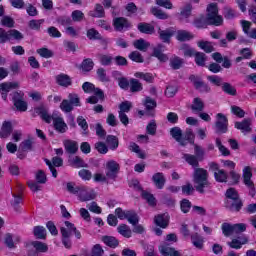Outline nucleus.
Listing matches in <instances>:
<instances>
[{
  "instance_id": "nucleus-1",
  "label": "nucleus",
  "mask_w": 256,
  "mask_h": 256,
  "mask_svg": "<svg viewBox=\"0 0 256 256\" xmlns=\"http://www.w3.org/2000/svg\"><path fill=\"white\" fill-rule=\"evenodd\" d=\"M170 135L177 141V143H180L182 147H185L188 143L190 145H194V157H197L201 161L205 155V150L197 144H195V134L191 130H187L184 134L181 131V129H171Z\"/></svg>"
},
{
  "instance_id": "nucleus-2",
  "label": "nucleus",
  "mask_w": 256,
  "mask_h": 256,
  "mask_svg": "<svg viewBox=\"0 0 256 256\" xmlns=\"http://www.w3.org/2000/svg\"><path fill=\"white\" fill-rule=\"evenodd\" d=\"M193 183L195 190L204 195L207 189L211 188V182H209V172L204 168H195L193 171Z\"/></svg>"
},
{
  "instance_id": "nucleus-3",
  "label": "nucleus",
  "mask_w": 256,
  "mask_h": 256,
  "mask_svg": "<svg viewBox=\"0 0 256 256\" xmlns=\"http://www.w3.org/2000/svg\"><path fill=\"white\" fill-rule=\"evenodd\" d=\"M65 227L60 228V233L62 235V245L66 249H71L73 243L71 242V235H75L76 239H81V232L77 230V227H75V224L65 221L64 222Z\"/></svg>"
},
{
  "instance_id": "nucleus-4",
  "label": "nucleus",
  "mask_w": 256,
  "mask_h": 256,
  "mask_svg": "<svg viewBox=\"0 0 256 256\" xmlns=\"http://www.w3.org/2000/svg\"><path fill=\"white\" fill-rule=\"evenodd\" d=\"M206 19L208 25L221 27L223 25V16L219 15V6L217 3H210L206 8Z\"/></svg>"
},
{
  "instance_id": "nucleus-5",
  "label": "nucleus",
  "mask_w": 256,
  "mask_h": 256,
  "mask_svg": "<svg viewBox=\"0 0 256 256\" xmlns=\"http://www.w3.org/2000/svg\"><path fill=\"white\" fill-rule=\"evenodd\" d=\"M12 97V103L19 113H25L29 109V104L25 100V92L21 90L14 91L10 93Z\"/></svg>"
},
{
  "instance_id": "nucleus-6",
  "label": "nucleus",
  "mask_w": 256,
  "mask_h": 256,
  "mask_svg": "<svg viewBox=\"0 0 256 256\" xmlns=\"http://www.w3.org/2000/svg\"><path fill=\"white\" fill-rule=\"evenodd\" d=\"M23 41L24 36L17 29L5 30L4 28H0V45H5V43H11V41Z\"/></svg>"
},
{
  "instance_id": "nucleus-7",
  "label": "nucleus",
  "mask_w": 256,
  "mask_h": 256,
  "mask_svg": "<svg viewBox=\"0 0 256 256\" xmlns=\"http://www.w3.org/2000/svg\"><path fill=\"white\" fill-rule=\"evenodd\" d=\"M75 107H81V99L75 93H70L68 99H64L60 103V109L63 113H71Z\"/></svg>"
},
{
  "instance_id": "nucleus-8",
  "label": "nucleus",
  "mask_w": 256,
  "mask_h": 256,
  "mask_svg": "<svg viewBox=\"0 0 256 256\" xmlns=\"http://www.w3.org/2000/svg\"><path fill=\"white\" fill-rule=\"evenodd\" d=\"M115 215L120 221L126 219L130 225H137L139 223V215L135 210H123V208L118 207L115 209Z\"/></svg>"
},
{
  "instance_id": "nucleus-9",
  "label": "nucleus",
  "mask_w": 256,
  "mask_h": 256,
  "mask_svg": "<svg viewBox=\"0 0 256 256\" xmlns=\"http://www.w3.org/2000/svg\"><path fill=\"white\" fill-rule=\"evenodd\" d=\"M112 25L117 33H125L126 31L133 29V24L126 17L114 18Z\"/></svg>"
},
{
  "instance_id": "nucleus-10",
  "label": "nucleus",
  "mask_w": 256,
  "mask_h": 256,
  "mask_svg": "<svg viewBox=\"0 0 256 256\" xmlns=\"http://www.w3.org/2000/svg\"><path fill=\"white\" fill-rule=\"evenodd\" d=\"M36 182L29 181L27 183L29 189H31L34 193H37V191H41L40 185H45L47 183V174H45V171L38 170L35 174Z\"/></svg>"
},
{
  "instance_id": "nucleus-11",
  "label": "nucleus",
  "mask_w": 256,
  "mask_h": 256,
  "mask_svg": "<svg viewBox=\"0 0 256 256\" xmlns=\"http://www.w3.org/2000/svg\"><path fill=\"white\" fill-rule=\"evenodd\" d=\"M189 81H191L192 85L194 86V89H196V91H199V93L207 94L211 91V86L205 83L200 76L191 74L189 76Z\"/></svg>"
},
{
  "instance_id": "nucleus-12",
  "label": "nucleus",
  "mask_w": 256,
  "mask_h": 256,
  "mask_svg": "<svg viewBox=\"0 0 256 256\" xmlns=\"http://www.w3.org/2000/svg\"><path fill=\"white\" fill-rule=\"evenodd\" d=\"M121 166L115 160H110L106 163V177L107 179H111L112 181L117 180V175H119V171Z\"/></svg>"
},
{
  "instance_id": "nucleus-13",
  "label": "nucleus",
  "mask_w": 256,
  "mask_h": 256,
  "mask_svg": "<svg viewBox=\"0 0 256 256\" xmlns=\"http://www.w3.org/2000/svg\"><path fill=\"white\" fill-rule=\"evenodd\" d=\"M13 89H19L18 82H3L0 84V91L3 101H7V97L9 95V91Z\"/></svg>"
},
{
  "instance_id": "nucleus-14",
  "label": "nucleus",
  "mask_w": 256,
  "mask_h": 256,
  "mask_svg": "<svg viewBox=\"0 0 256 256\" xmlns=\"http://www.w3.org/2000/svg\"><path fill=\"white\" fill-rule=\"evenodd\" d=\"M211 57L216 63H222V67L224 69H231V66L233 65L229 56H223L220 52L212 53Z\"/></svg>"
},
{
  "instance_id": "nucleus-15",
  "label": "nucleus",
  "mask_w": 256,
  "mask_h": 256,
  "mask_svg": "<svg viewBox=\"0 0 256 256\" xmlns=\"http://www.w3.org/2000/svg\"><path fill=\"white\" fill-rule=\"evenodd\" d=\"M143 105L145 107L146 115L149 117H154L155 109L157 108V101L149 96H146L143 101Z\"/></svg>"
},
{
  "instance_id": "nucleus-16",
  "label": "nucleus",
  "mask_w": 256,
  "mask_h": 256,
  "mask_svg": "<svg viewBox=\"0 0 256 256\" xmlns=\"http://www.w3.org/2000/svg\"><path fill=\"white\" fill-rule=\"evenodd\" d=\"M34 113L40 116V119H42L44 123H48V125L51 124V122L55 118L53 115L49 114L47 108H45L44 106H38L34 108Z\"/></svg>"
},
{
  "instance_id": "nucleus-17",
  "label": "nucleus",
  "mask_w": 256,
  "mask_h": 256,
  "mask_svg": "<svg viewBox=\"0 0 256 256\" xmlns=\"http://www.w3.org/2000/svg\"><path fill=\"white\" fill-rule=\"evenodd\" d=\"M164 47L165 46L163 44H158L156 47L153 48L152 51L151 56L158 59L160 63H167V61H169V57L167 56V54L163 53Z\"/></svg>"
},
{
  "instance_id": "nucleus-18",
  "label": "nucleus",
  "mask_w": 256,
  "mask_h": 256,
  "mask_svg": "<svg viewBox=\"0 0 256 256\" xmlns=\"http://www.w3.org/2000/svg\"><path fill=\"white\" fill-rule=\"evenodd\" d=\"M225 207L226 209H229V211L239 213V211L243 209V201L241 198H236L235 200H226Z\"/></svg>"
},
{
  "instance_id": "nucleus-19",
  "label": "nucleus",
  "mask_w": 256,
  "mask_h": 256,
  "mask_svg": "<svg viewBox=\"0 0 256 256\" xmlns=\"http://www.w3.org/2000/svg\"><path fill=\"white\" fill-rule=\"evenodd\" d=\"M88 17H92L93 19H103L105 17V8L103 4L96 3L93 10L88 12Z\"/></svg>"
},
{
  "instance_id": "nucleus-20",
  "label": "nucleus",
  "mask_w": 256,
  "mask_h": 256,
  "mask_svg": "<svg viewBox=\"0 0 256 256\" xmlns=\"http://www.w3.org/2000/svg\"><path fill=\"white\" fill-rule=\"evenodd\" d=\"M55 81L57 85L60 87H71L73 85V80L71 79V76L65 74V73H60L56 75Z\"/></svg>"
},
{
  "instance_id": "nucleus-21",
  "label": "nucleus",
  "mask_w": 256,
  "mask_h": 256,
  "mask_svg": "<svg viewBox=\"0 0 256 256\" xmlns=\"http://www.w3.org/2000/svg\"><path fill=\"white\" fill-rule=\"evenodd\" d=\"M216 129H229V119L223 113L216 114Z\"/></svg>"
},
{
  "instance_id": "nucleus-22",
  "label": "nucleus",
  "mask_w": 256,
  "mask_h": 256,
  "mask_svg": "<svg viewBox=\"0 0 256 256\" xmlns=\"http://www.w3.org/2000/svg\"><path fill=\"white\" fill-rule=\"evenodd\" d=\"M154 223L161 229H167L169 227V214H159L155 216Z\"/></svg>"
},
{
  "instance_id": "nucleus-23",
  "label": "nucleus",
  "mask_w": 256,
  "mask_h": 256,
  "mask_svg": "<svg viewBox=\"0 0 256 256\" xmlns=\"http://www.w3.org/2000/svg\"><path fill=\"white\" fill-rule=\"evenodd\" d=\"M247 243H249V239H247V237H238L227 242V245L231 249H241V247H243V245H247Z\"/></svg>"
},
{
  "instance_id": "nucleus-24",
  "label": "nucleus",
  "mask_w": 256,
  "mask_h": 256,
  "mask_svg": "<svg viewBox=\"0 0 256 256\" xmlns=\"http://www.w3.org/2000/svg\"><path fill=\"white\" fill-rule=\"evenodd\" d=\"M137 29L140 33H143L144 35H153V33H155V26L147 22L138 23Z\"/></svg>"
},
{
  "instance_id": "nucleus-25",
  "label": "nucleus",
  "mask_w": 256,
  "mask_h": 256,
  "mask_svg": "<svg viewBox=\"0 0 256 256\" xmlns=\"http://www.w3.org/2000/svg\"><path fill=\"white\" fill-rule=\"evenodd\" d=\"M152 181L157 189H163L167 180L165 179V175L163 173L157 172L152 176Z\"/></svg>"
},
{
  "instance_id": "nucleus-26",
  "label": "nucleus",
  "mask_w": 256,
  "mask_h": 256,
  "mask_svg": "<svg viewBox=\"0 0 256 256\" xmlns=\"http://www.w3.org/2000/svg\"><path fill=\"white\" fill-rule=\"evenodd\" d=\"M64 148L69 155H75L79 151V144L73 140H66L64 141Z\"/></svg>"
},
{
  "instance_id": "nucleus-27",
  "label": "nucleus",
  "mask_w": 256,
  "mask_h": 256,
  "mask_svg": "<svg viewBox=\"0 0 256 256\" xmlns=\"http://www.w3.org/2000/svg\"><path fill=\"white\" fill-rule=\"evenodd\" d=\"M176 39L181 43H185V41H191V39H195V35L187 30H178L176 34Z\"/></svg>"
},
{
  "instance_id": "nucleus-28",
  "label": "nucleus",
  "mask_w": 256,
  "mask_h": 256,
  "mask_svg": "<svg viewBox=\"0 0 256 256\" xmlns=\"http://www.w3.org/2000/svg\"><path fill=\"white\" fill-rule=\"evenodd\" d=\"M184 63L185 61L183 60V58L174 55L170 58L169 65L171 69H173V71H178V69H181V67H183Z\"/></svg>"
},
{
  "instance_id": "nucleus-29",
  "label": "nucleus",
  "mask_w": 256,
  "mask_h": 256,
  "mask_svg": "<svg viewBox=\"0 0 256 256\" xmlns=\"http://www.w3.org/2000/svg\"><path fill=\"white\" fill-rule=\"evenodd\" d=\"M205 109V102L199 97H196L192 101L191 110L194 113H201Z\"/></svg>"
},
{
  "instance_id": "nucleus-30",
  "label": "nucleus",
  "mask_w": 256,
  "mask_h": 256,
  "mask_svg": "<svg viewBox=\"0 0 256 256\" xmlns=\"http://www.w3.org/2000/svg\"><path fill=\"white\" fill-rule=\"evenodd\" d=\"M33 145H35V139L33 137H29L20 143V149L24 153L33 151Z\"/></svg>"
},
{
  "instance_id": "nucleus-31",
  "label": "nucleus",
  "mask_w": 256,
  "mask_h": 256,
  "mask_svg": "<svg viewBox=\"0 0 256 256\" xmlns=\"http://www.w3.org/2000/svg\"><path fill=\"white\" fill-rule=\"evenodd\" d=\"M79 197L80 201L82 202L92 201V199H95V192L93 190L87 191V188L82 186V190L80 191Z\"/></svg>"
},
{
  "instance_id": "nucleus-32",
  "label": "nucleus",
  "mask_w": 256,
  "mask_h": 256,
  "mask_svg": "<svg viewBox=\"0 0 256 256\" xmlns=\"http://www.w3.org/2000/svg\"><path fill=\"white\" fill-rule=\"evenodd\" d=\"M190 239H191L192 245H194L196 249H203L205 240L201 235H199V233L191 234Z\"/></svg>"
},
{
  "instance_id": "nucleus-33",
  "label": "nucleus",
  "mask_w": 256,
  "mask_h": 256,
  "mask_svg": "<svg viewBox=\"0 0 256 256\" xmlns=\"http://www.w3.org/2000/svg\"><path fill=\"white\" fill-rule=\"evenodd\" d=\"M221 89L223 93L230 95L231 97H236L237 95V88H235V86L231 85L229 82L222 83Z\"/></svg>"
},
{
  "instance_id": "nucleus-34",
  "label": "nucleus",
  "mask_w": 256,
  "mask_h": 256,
  "mask_svg": "<svg viewBox=\"0 0 256 256\" xmlns=\"http://www.w3.org/2000/svg\"><path fill=\"white\" fill-rule=\"evenodd\" d=\"M150 12L152 15H154V17H156V19H161L162 21H165L167 19H169V14L165 13L161 8L159 7H152L150 9Z\"/></svg>"
},
{
  "instance_id": "nucleus-35",
  "label": "nucleus",
  "mask_w": 256,
  "mask_h": 256,
  "mask_svg": "<svg viewBox=\"0 0 256 256\" xmlns=\"http://www.w3.org/2000/svg\"><path fill=\"white\" fill-rule=\"evenodd\" d=\"M197 46L199 47V49H202L204 53H213V51H215L213 43L209 41H198Z\"/></svg>"
},
{
  "instance_id": "nucleus-36",
  "label": "nucleus",
  "mask_w": 256,
  "mask_h": 256,
  "mask_svg": "<svg viewBox=\"0 0 256 256\" xmlns=\"http://www.w3.org/2000/svg\"><path fill=\"white\" fill-rule=\"evenodd\" d=\"M183 159H185L186 163L191 165L194 170L199 169V158H197L195 155L183 154Z\"/></svg>"
},
{
  "instance_id": "nucleus-37",
  "label": "nucleus",
  "mask_w": 256,
  "mask_h": 256,
  "mask_svg": "<svg viewBox=\"0 0 256 256\" xmlns=\"http://www.w3.org/2000/svg\"><path fill=\"white\" fill-rule=\"evenodd\" d=\"M96 75L100 83H109V81H111V78H109L107 75V70H105L103 67H100L96 70Z\"/></svg>"
},
{
  "instance_id": "nucleus-38",
  "label": "nucleus",
  "mask_w": 256,
  "mask_h": 256,
  "mask_svg": "<svg viewBox=\"0 0 256 256\" xmlns=\"http://www.w3.org/2000/svg\"><path fill=\"white\" fill-rule=\"evenodd\" d=\"M208 25L207 16L205 15H200L198 18L194 19V26L196 29H207Z\"/></svg>"
},
{
  "instance_id": "nucleus-39",
  "label": "nucleus",
  "mask_w": 256,
  "mask_h": 256,
  "mask_svg": "<svg viewBox=\"0 0 256 256\" xmlns=\"http://www.w3.org/2000/svg\"><path fill=\"white\" fill-rule=\"evenodd\" d=\"M99 61L102 67H111V65H113L114 57L111 54H101Z\"/></svg>"
},
{
  "instance_id": "nucleus-40",
  "label": "nucleus",
  "mask_w": 256,
  "mask_h": 256,
  "mask_svg": "<svg viewBox=\"0 0 256 256\" xmlns=\"http://www.w3.org/2000/svg\"><path fill=\"white\" fill-rule=\"evenodd\" d=\"M30 245L34 247L36 253H47L49 251V246L41 241H32Z\"/></svg>"
},
{
  "instance_id": "nucleus-41",
  "label": "nucleus",
  "mask_w": 256,
  "mask_h": 256,
  "mask_svg": "<svg viewBox=\"0 0 256 256\" xmlns=\"http://www.w3.org/2000/svg\"><path fill=\"white\" fill-rule=\"evenodd\" d=\"M117 231L122 237H126V239H130L131 235H133V232L131 231V228L127 224H120L117 227Z\"/></svg>"
},
{
  "instance_id": "nucleus-42",
  "label": "nucleus",
  "mask_w": 256,
  "mask_h": 256,
  "mask_svg": "<svg viewBox=\"0 0 256 256\" xmlns=\"http://www.w3.org/2000/svg\"><path fill=\"white\" fill-rule=\"evenodd\" d=\"M141 197H142V199L147 201V203H148V205H150V207H155V205H157V199H155V196H153V194H151L145 190H142Z\"/></svg>"
},
{
  "instance_id": "nucleus-43",
  "label": "nucleus",
  "mask_w": 256,
  "mask_h": 256,
  "mask_svg": "<svg viewBox=\"0 0 256 256\" xmlns=\"http://www.w3.org/2000/svg\"><path fill=\"white\" fill-rule=\"evenodd\" d=\"M133 45H134L135 49H138V51L145 52V51H147V49H149L151 44L149 42L145 41V39L140 38V39L134 41Z\"/></svg>"
},
{
  "instance_id": "nucleus-44",
  "label": "nucleus",
  "mask_w": 256,
  "mask_h": 256,
  "mask_svg": "<svg viewBox=\"0 0 256 256\" xmlns=\"http://www.w3.org/2000/svg\"><path fill=\"white\" fill-rule=\"evenodd\" d=\"M102 241L107 245V247H111V249L119 247V240L113 236H103Z\"/></svg>"
},
{
  "instance_id": "nucleus-45",
  "label": "nucleus",
  "mask_w": 256,
  "mask_h": 256,
  "mask_svg": "<svg viewBox=\"0 0 256 256\" xmlns=\"http://www.w3.org/2000/svg\"><path fill=\"white\" fill-rule=\"evenodd\" d=\"M33 235L36 239H47V229L43 226H35L33 229Z\"/></svg>"
},
{
  "instance_id": "nucleus-46",
  "label": "nucleus",
  "mask_w": 256,
  "mask_h": 256,
  "mask_svg": "<svg viewBox=\"0 0 256 256\" xmlns=\"http://www.w3.org/2000/svg\"><path fill=\"white\" fill-rule=\"evenodd\" d=\"M106 143L111 151H115L117 147H119V138H117V136L108 135L106 137Z\"/></svg>"
},
{
  "instance_id": "nucleus-47",
  "label": "nucleus",
  "mask_w": 256,
  "mask_h": 256,
  "mask_svg": "<svg viewBox=\"0 0 256 256\" xmlns=\"http://www.w3.org/2000/svg\"><path fill=\"white\" fill-rule=\"evenodd\" d=\"M191 13H193V5L187 3L184 7L180 8V17L181 19H189Z\"/></svg>"
},
{
  "instance_id": "nucleus-48",
  "label": "nucleus",
  "mask_w": 256,
  "mask_h": 256,
  "mask_svg": "<svg viewBox=\"0 0 256 256\" xmlns=\"http://www.w3.org/2000/svg\"><path fill=\"white\" fill-rule=\"evenodd\" d=\"M194 61L197 67H205L207 63V55L203 52H197L196 56H194Z\"/></svg>"
},
{
  "instance_id": "nucleus-49",
  "label": "nucleus",
  "mask_w": 256,
  "mask_h": 256,
  "mask_svg": "<svg viewBox=\"0 0 256 256\" xmlns=\"http://www.w3.org/2000/svg\"><path fill=\"white\" fill-rule=\"evenodd\" d=\"M82 71L85 73H89V71H93V67H95V62H93V59L86 58L82 61L80 65Z\"/></svg>"
},
{
  "instance_id": "nucleus-50",
  "label": "nucleus",
  "mask_w": 256,
  "mask_h": 256,
  "mask_svg": "<svg viewBox=\"0 0 256 256\" xmlns=\"http://www.w3.org/2000/svg\"><path fill=\"white\" fill-rule=\"evenodd\" d=\"M251 118H244L242 121H237L234 124V129H251Z\"/></svg>"
},
{
  "instance_id": "nucleus-51",
  "label": "nucleus",
  "mask_w": 256,
  "mask_h": 256,
  "mask_svg": "<svg viewBox=\"0 0 256 256\" xmlns=\"http://www.w3.org/2000/svg\"><path fill=\"white\" fill-rule=\"evenodd\" d=\"M83 186H77L74 182H68L66 184V191L72 195H80Z\"/></svg>"
},
{
  "instance_id": "nucleus-52",
  "label": "nucleus",
  "mask_w": 256,
  "mask_h": 256,
  "mask_svg": "<svg viewBox=\"0 0 256 256\" xmlns=\"http://www.w3.org/2000/svg\"><path fill=\"white\" fill-rule=\"evenodd\" d=\"M45 23V19H32L28 22V27L32 31H41V25Z\"/></svg>"
},
{
  "instance_id": "nucleus-53",
  "label": "nucleus",
  "mask_w": 256,
  "mask_h": 256,
  "mask_svg": "<svg viewBox=\"0 0 256 256\" xmlns=\"http://www.w3.org/2000/svg\"><path fill=\"white\" fill-rule=\"evenodd\" d=\"M222 233L224 237H231V235H235V230L233 224H229L227 222L222 224Z\"/></svg>"
},
{
  "instance_id": "nucleus-54",
  "label": "nucleus",
  "mask_w": 256,
  "mask_h": 256,
  "mask_svg": "<svg viewBox=\"0 0 256 256\" xmlns=\"http://www.w3.org/2000/svg\"><path fill=\"white\" fill-rule=\"evenodd\" d=\"M86 37L89 41H98V39H102L101 33L97 31L95 28H90L86 32Z\"/></svg>"
},
{
  "instance_id": "nucleus-55",
  "label": "nucleus",
  "mask_w": 256,
  "mask_h": 256,
  "mask_svg": "<svg viewBox=\"0 0 256 256\" xmlns=\"http://www.w3.org/2000/svg\"><path fill=\"white\" fill-rule=\"evenodd\" d=\"M143 89V84L135 78L130 79V91L131 93H139Z\"/></svg>"
},
{
  "instance_id": "nucleus-56",
  "label": "nucleus",
  "mask_w": 256,
  "mask_h": 256,
  "mask_svg": "<svg viewBox=\"0 0 256 256\" xmlns=\"http://www.w3.org/2000/svg\"><path fill=\"white\" fill-rule=\"evenodd\" d=\"M159 37L163 43H171V38L173 37V32L169 30H161L158 31Z\"/></svg>"
},
{
  "instance_id": "nucleus-57",
  "label": "nucleus",
  "mask_w": 256,
  "mask_h": 256,
  "mask_svg": "<svg viewBox=\"0 0 256 256\" xmlns=\"http://www.w3.org/2000/svg\"><path fill=\"white\" fill-rule=\"evenodd\" d=\"M242 177H243L244 185H249L253 183L251 181V177H253V172H251V167L249 166L244 167Z\"/></svg>"
},
{
  "instance_id": "nucleus-58",
  "label": "nucleus",
  "mask_w": 256,
  "mask_h": 256,
  "mask_svg": "<svg viewBox=\"0 0 256 256\" xmlns=\"http://www.w3.org/2000/svg\"><path fill=\"white\" fill-rule=\"evenodd\" d=\"M56 22L58 25H61L62 27H69L73 25V20L69 16H58L56 18Z\"/></svg>"
},
{
  "instance_id": "nucleus-59",
  "label": "nucleus",
  "mask_w": 256,
  "mask_h": 256,
  "mask_svg": "<svg viewBox=\"0 0 256 256\" xmlns=\"http://www.w3.org/2000/svg\"><path fill=\"white\" fill-rule=\"evenodd\" d=\"M214 178L217 183H227L228 175L225 170L221 169L218 170V172H214Z\"/></svg>"
},
{
  "instance_id": "nucleus-60",
  "label": "nucleus",
  "mask_w": 256,
  "mask_h": 256,
  "mask_svg": "<svg viewBox=\"0 0 256 256\" xmlns=\"http://www.w3.org/2000/svg\"><path fill=\"white\" fill-rule=\"evenodd\" d=\"M230 113L235 115V117H238V119H243V117H245V110L237 105H232L230 107Z\"/></svg>"
},
{
  "instance_id": "nucleus-61",
  "label": "nucleus",
  "mask_w": 256,
  "mask_h": 256,
  "mask_svg": "<svg viewBox=\"0 0 256 256\" xmlns=\"http://www.w3.org/2000/svg\"><path fill=\"white\" fill-rule=\"evenodd\" d=\"M53 126L54 129H67V123L61 116H57L53 118Z\"/></svg>"
},
{
  "instance_id": "nucleus-62",
  "label": "nucleus",
  "mask_w": 256,
  "mask_h": 256,
  "mask_svg": "<svg viewBox=\"0 0 256 256\" xmlns=\"http://www.w3.org/2000/svg\"><path fill=\"white\" fill-rule=\"evenodd\" d=\"M223 16H224V19H227L228 21H230L231 19H235V17H237V13L235 12V10H233V8L229 6H225L223 8Z\"/></svg>"
},
{
  "instance_id": "nucleus-63",
  "label": "nucleus",
  "mask_w": 256,
  "mask_h": 256,
  "mask_svg": "<svg viewBox=\"0 0 256 256\" xmlns=\"http://www.w3.org/2000/svg\"><path fill=\"white\" fill-rule=\"evenodd\" d=\"M130 61H133L134 63H144L145 62V58H143V55L140 54L139 51H132L129 55H128Z\"/></svg>"
},
{
  "instance_id": "nucleus-64",
  "label": "nucleus",
  "mask_w": 256,
  "mask_h": 256,
  "mask_svg": "<svg viewBox=\"0 0 256 256\" xmlns=\"http://www.w3.org/2000/svg\"><path fill=\"white\" fill-rule=\"evenodd\" d=\"M2 27H8V29H13L15 27V20L11 16H3L1 18Z\"/></svg>"
}]
</instances>
